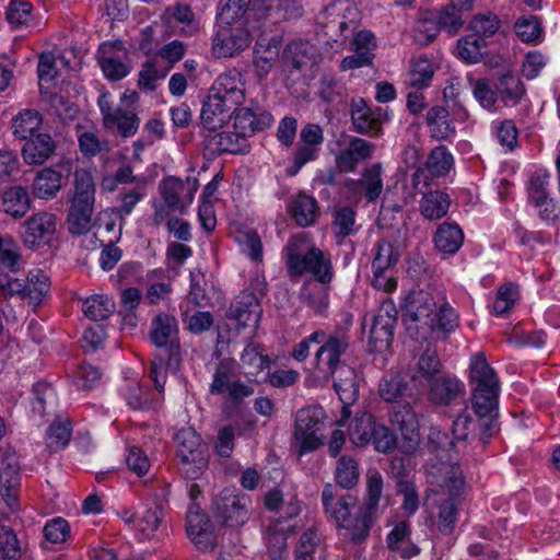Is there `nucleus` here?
I'll return each instance as SVG.
<instances>
[{"label":"nucleus","mask_w":560,"mask_h":560,"mask_svg":"<svg viewBox=\"0 0 560 560\" xmlns=\"http://www.w3.org/2000/svg\"><path fill=\"white\" fill-rule=\"evenodd\" d=\"M359 477L358 463L350 456H341L335 471L337 483L343 489H350L358 483Z\"/></svg>","instance_id":"nucleus-53"},{"label":"nucleus","mask_w":560,"mask_h":560,"mask_svg":"<svg viewBox=\"0 0 560 560\" xmlns=\"http://www.w3.org/2000/svg\"><path fill=\"white\" fill-rule=\"evenodd\" d=\"M20 469L15 462L3 460L0 467V497L11 512L18 510Z\"/></svg>","instance_id":"nucleus-26"},{"label":"nucleus","mask_w":560,"mask_h":560,"mask_svg":"<svg viewBox=\"0 0 560 560\" xmlns=\"http://www.w3.org/2000/svg\"><path fill=\"white\" fill-rule=\"evenodd\" d=\"M16 140H52L57 133H52L44 122L40 113L33 108L19 112L11 122Z\"/></svg>","instance_id":"nucleus-16"},{"label":"nucleus","mask_w":560,"mask_h":560,"mask_svg":"<svg viewBox=\"0 0 560 560\" xmlns=\"http://www.w3.org/2000/svg\"><path fill=\"white\" fill-rule=\"evenodd\" d=\"M186 529L189 538L199 550H211L215 546L217 538L212 525L207 515L201 513L196 504L188 509Z\"/></svg>","instance_id":"nucleus-22"},{"label":"nucleus","mask_w":560,"mask_h":560,"mask_svg":"<svg viewBox=\"0 0 560 560\" xmlns=\"http://www.w3.org/2000/svg\"><path fill=\"white\" fill-rule=\"evenodd\" d=\"M451 207L450 196L442 190H430L419 201L421 215L429 221L445 217Z\"/></svg>","instance_id":"nucleus-33"},{"label":"nucleus","mask_w":560,"mask_h":560,"mask_svg":"<svg viewBox=\"0 0 560 560\" xmlns=\"http://www.w3.org/2000/svg\"><path fill=\"white\" fill-rule=\"evenodd\" d=\"M374 417L368 411L358 412L348 427L350 441L355 446L368 445L373 438Z\"/></svg>","instance_id":"nucleus-39"},{"label":"nucleus","mask_w":560,"mask_h":560,"mask_svg":"<svg viewBox=\"0 0 560 560\" xmlns=\"http://www.w3.org/2000/svg\"><path fill=\"white\" fill-rule=\"evenodd\" d=\"M96 60L103 75L110 82L125 79L132 70L130 51L122 40L102 43L96 51Z\"/></svg>","instance_id":"nucleus-10"},{"label":"nucleus","mask_w":560,"mask_h":560,"mask_svg":"<svg viewBox=\"0 0 560 560\" xmlns=\"http://www.w3.org/2000/svg\"><path fill=\"white\" fill-rule=\"evenodd\" d=\"M262 310L257 295L250 291H243L231 304L228 317L236 322L241 328L256 329L258 327Z\"/></svg>","instance_id":"nucleus-21"},{"label":"nucleus","mask_w":560,"mask_h":560,"mask_svg":"<svg viewBox=\"0 0 560 560\" xmlns=\"http://www.w3.org/2000/svg\"><path fill=\"white\" fill-rule=\"evenodd\" d=\"M252 500L236 489L225 488L214 499L213 517L223 526L235 528L244 525L249 518Z\"/></svg>","instance_id":"nucleus-9"},{"label":"nucleus","mask_w":560,"mask_h":560,"mask_svg":"<svg viewBox=\"0 0 560 560\" xmlns=\"http://www.w3.org/2000/svg\"><path fill=\"white\" fill-rule=\"evenodd\" d=\"M485 48L486 42L474 34L459 38L456 46L458 57L468 63L479 62L483 57Z\"/></svg>","instance_id":"nucleus-52"},{"label":"nucleus","mask_w":560,"mask_h":560,"mask_svg":"<svg viewBox=\"0 0 560 560\" xmlns=\"http://www.w3.org/2000/svg\"><path fill=\"white\" fill-rule=\"evenodd\" d=\"M284 58L288 65L302 70L313 63L314 47L308 42H293L287 46Z\"/></svg>","instance_id":"nucleus-49"},{"label":"nucleus","mask_w":560,"mask_h":560,"mask_svg":"<svg viewBox=\"0 0 560 560\" xmlns=\"http://www.w3.org/2000/svg\"><path fill=\"white\" fill-rule=\"evenodd\" d=\"M408 385L399 372H387L378 384V394L385 401L399 402L406 396Z\"/></svg>","instance_id":"nucleus-41"},{"label":"nucleus","mask_w":560,"mask_h":560,"mask_svg":"<svg viewBox=\"0 0 560 560\" xmlns=\"http://www.w3.org/2000/svg\"><path fill=\"white\" fill-rule=\"evenodd\" d=\"M348 187L352 190L353 197L363 194L369 202L375 201L383 190L382 168L380 164L366 167L358 182H349Z\"/></svg>","instance_id":"nucleus-25"},{"label":"nucleus","mask_w":560,"mask_h":560,"mask_svg":"<svg viewBox=\"0 0 560 560\" xmlns=\"http://www.w3.org/2000/svg\"><path fill=\"white\" fill-rule=\"evenodd\" d=\"M1 208L3 212L18 220L25 217L32 208V199L26 187L11 186L1 194Z\"/></svg>","instance_id":"nucleus-28"},{"label":"nucleus","mask_w":560,"mask_h":560,"mask_svg":"<svg viewBox=\"0 0 560 560\" xmlns=\"http://www.w3.org/2000/svg\"><path fill=\"white\" fill-rule=\"evenodd\" d=\"M55 142H25L22 155L27 164H42L55 152Z\"/></svg>","instance_id":"nucleus-62"},{"label":"nucleus","mask_w":560,"mask_h":560,"mask_svg":"<svg viewBox=\"0 0 560 560\" xmlns=\"http://www.w3.org/2000/svg\"><path fill=\"white\" fill-rule=\"evenodd\" d=\"M71 424L68 420L55 421L47 430L46 445L51 452L65 448L71 440Z\"/></svg>","instance_id":"nucleus-56"},{"label":"nucleus","mask_w":560,"mask_h":560,"mask_svg":"<svg viewBox=\"0 0 560 560\" xmlns=\"http://www.w3.org/2000/svg\"><path fill=\"white\" fill-rule=\"evenodd\" d=\"M288 272L291 277L312 275L320 284L334 277L330 256L314 246L305 232L292 235L284 247Z\"/></svg>","instance_id":"nucleus-6"},{"label":"nucleus","mask_w":560,"mask_h":560,"mask_svg":"<svg viewBox=\"0 0 560 560\" xmlns=\"http://www.w3.org/2000/svg\"><path fill=\"white\" fill-rule=\"evenodd\" d=\"M62 187L61 173L46 167L37 173L32 185L33 195L42 200H50Z\"/></svg>","instance_id":"nucleus-32"},{"label":"nucleus","mask_w":560,"mask_h":560,"mask_svg":"<svg viewBox=\"0 0 560 560\" xmlns=\"http://www.w3.org/2000/svg\"><path fill=\"white\" fill-rule=\"evenodd\" d=\"M433 16L436 18L440 31H444L450 36L457 35L464 26L463 10L452 5H443L440 10H433Z\"/></svg>","instance_id":"nucleus-48"},{"label":"nucleus","mask_w":560,"mask_h":560,"mask_svg":"<svg viewBox=\"0 0 560 560\" xmlns=\"http://www.w3.org/2000/svg\"><path fill=\"white\" fill-rule=\"evenodd\" d=\"M95 201V184L92 174L86 170L74 172V197L71 207L93 209Z\"/></svg>","instance_id":"nucleus-36"},{"label":"nucleus","mask_w":560,"mask_h":560,"mask_svg":"<svg viewBox=\"0 0 560 560\" xmlns=\"http://www.w3.org/2000/svg\"><path fill=\"white\" fill-rule=\"evenodd\" d=\"M139 124L140 119L136 113L118 107L115 108L113 116H108L104 126L112 131H116L122 138H130L136 135Z\"/></svg>","instance_id":"nucleus-43"},{"label":"nucleus","mask_w":560,"mask_h":560,"mask_svg":"<svg viewBox=\"0 0 560 560\" xmlns=\"http://www.w3.org/2000/svg\"><path fill=\"white\" fill-rule=\"evenodd\" d=\"M245 101V82L242 73L233 68L218 75L211 94L203 103L200 118L208 130L222 128Z\"/></svg>","instance_id":"nucleus-4"},{"label":"nucleus","mask_w":560,"mask_h":560,"mask_svg":"<svg viewBox=\"0 0 560 560\" xmlns=\"http://www.w3.org/2000/svg\"><path fill=\"white\" fill-rule=\"evenodd\" d=\"M433 10L422 12L417 19L412 28L415 43L420 46H427L438 36L440 27L436 18L433 16Z\"/></svg>","instance_id":"nucleus-46"},{"label":"nucleus","mask_w":560,"mask_h":560,"mask_svg":"<svg viewBox=\"0 0 560 560\" xmlns=\"http://www.w3.org/2000/svg\"><path fill=\"white\" fill-rule=\"evenodd\" d=\"M425 384L428 386V399L435 406L452 405L465 392L464 383L458 377L450 374H439L435 377H430Z\"/></svg>","instance_id":"nucleus-20"},{"label":"nucleus","mask_w":560,"mask_h":560,"mask_svg":"<svg viewBox=\"0 0 560 560\" xmlns=\"http://www.w3.org/2000/svg\"><path fill=\"white\" fill-rule=\"evenodd\" d=\"M253 0H220L217 8V20L220 24L230 25L249 11Z\"/></svg>","instance_id":"nucleus-47"},{"label":"nucleus","mask_w":560,"mask_h":560,"mask_svg":"<svg viewBox=\"0 0 560 560\" xmlns=\"http://www.w3.org/2000/svg\"><path fill=\"white\" fill-rule=\"evenodd\" d=\"M33 5L25 0H11L7 11L5 18L12 28L16 30L27 26L32 20Z\"/></svg>","instance_id":"nucleus-58"},{"label":"nucleus","mask_w":560,"mask_h":560,"mask_svg":"<svg viewBox=\"0 0 560 560\" xmlns=\"http://www.w3.org/2000/svg\"><path fill=\"white\" fill-rule=\"evenodd\" d=\"M177 454L183 463L194 464L192 471L187 470L190 478L195 479L207 467L208 460L205 455L206 445L200 434L192 428H183L175 435Z\"/></svg>","instance_id":"nucleus-12"},{"label":"nucleus","mask_w":560,"mask_h":560,"mask_svg":"<svg viewBox=\"0 0 560 560\" xmlns=\"http://www.w3.org/2000/svg\"><path fill=\"white\" fill-rule=\"evenodd\" d=\"M427 479L432 487L441 488L450 494L438 508V529L444 534H451L457 520L456 495L464 489L465 480L457 464L443 462L441 459L427 463Z\"/></svg>","instance_id":"nucleus-5"},{"label":"nucleus","mask_w":560,"mask_h":560,"mask_svg":"<svg viewBox=\"0 0 560 560\" xmlns=\"http://www.w3.org/2000/svg\"><path fill=\"white\" fill-rule=\"evenodd\" d=\"M301 298L316 312H323L328 304V290L324 284L307 282L301 288Z\"/></svg>","instance_id":"nucleus-61"},{"label":"nucleus","mask_w":560,"mask_h":560,"mask_svg":"<svg viewBox=\"0 0 560 560\" xmlns=\"http://www.w3.org/2000/svg\"><path fill=\"white\" fill-rule=\"evenodd\" d=\"M371 153L372 147L369 142H348V145L340 148L339 153L336 155V166L340 172H352Z\"/></svg>","instance_id":"nucleus-35"},{"label":"nucleus","mask_w":560,"mask_h":560,"mask_svg":"<svg viewBox=\"0 0 560 560\" xmlns=\"http://www.w3.org/2000/svg\"><path fill=\"white\" fill-rule=\"evenodd\" d=\"M471 404L479 418L491 419L498 410L500 384L483 353L470 358Z\"/></svg>","instance_id":"nucleus-7"},{"label":"nucleus","mask_w":560,"mask_h":560,"mask_svg":"<svg viewBox=\"0 0 560 560\" xmlns=\"http://www.w3.org/2000/svg\"><path fill=\"white\" fill-rule=\"evenodd\" d=\"M427 124L434 140H446L455 136V127L443 106H433L427 113Z\"/></svg>","instance_id":"nucleus-38"},{"label":"nucleus","mask_w":560,"mask_h":560,"mask_svg":"<svg viewBox=\"0 0 560 560\" xmlns=\"http://www.w3.org/2000/svg\"><path fill=\"white\" fill-rule=\"evenodd\" d=\"M525 94L524 85L516 75L506 73L497 83L498 103L504 107L516 106Z\"/></svg>","instance_id":"nucleus-37"},{"label":"nucleus","mask_w":560,"mask_h":560,"mask_svg":"<svg viewBox=\"0 0 560 560\" xmlns=\"http://www.w3.org/2000/svg\"><path fill=\"white\" fill-rule=\"evenodd\" d=\"M23 267V259L19 244L10 236L0 235V290H20V284L12 275L18 273Z\"/></svg>","instance_id":"nucleus-17"},{"label":"nucleus","mask_w":560,"mask_h":560,"mask_svg":"<svg viewBox=\"0 0 560 560\" xmlns=\"http://www.w3.org/2000/svg\"><path fill=\"white\" fill-rule=\"evenodd\" d=\"M440 366L441 363L436 352L434 350H427L420 355L417 373L411 378L413 382L427 383L430 377L439 375Z\"/></svg>","instance_id":"nucleus-57"},{"label":"nucleus","mask_w":560,"mask_h":560,"mask_svg":"<svg viewBox=\"0 0 560 560\" xmlns=\"http://www.w3.org/2000/svg\"><path fill=\"white\" fill-rule=\"evenodd\" d=\"M395 325L394 319H386L377 315L373 316L369 342L375 351H383L390 346Z\"/></svg>","instance_id":"nucleus-45"},{"label":"nucleus","mask_w":560,"mask_h":560,"mask_svg":"<svg viewBox=\"0 0 560 560\" xmlns=\"http://www.w3.org/2000/svg\"><path fill=\"white\" fill-rule=\"evenodd\" d=\"M469 31L480 39L493 36L500 28L499 18L490 11L475 14L468 23Z\"/></svg>","instance_id":"nucleus-50"},{"label":"nucleus","mask_w":560,"mask_h":560,"mask_svg":"<svg viewBox=\"0 0 560 560\" xmlns=\"http://www.w3.org/2000/svg\"><path fill=\"white\" fill-rule=\"evenodd\" d=\"M21 547L15 533L7 526H0V559L19 560Z\"/></svg>","instance_id":"nucleus-64"},{"label":"nucleus","mask_w":560,"mask_h":560,"mask_svg":"<svg viewBox=\"0 0 560 560\" xmlns=\"http://www.w3.org/2000/svg\"><path fill=\"white\" fill-rule=\"evenodd\" d=\"M400 308L406 330L416 341H427L434 334L448 335L459 325V315L441 288L411 290L404 296Z\"/></svg>","instance_id":"nucleus-1"},{"label":"nucleus","mask_w":560,"mask_h":560,"mask_svg":"<svg viewBox=\"0 0 560 560\" xmlns=\"http://www.w3.org/2000/svg\"><path fill=\"white\" fill-rule=\"evenodd\" d=\"M399 255L395 252L394 246L386 240H380L375 244V255L372 260V271L383 272L393 271L398 262Z\"/></svg>","instance_id":"nucleus-51"},{"label":"nucleus","mask_w":560,"mask_h":560,"mask_svg":"<svg viewBox=\"0 0 560 560\" xmlns=\"http://www.w3.org/2000/svg\"><path fill=\"white\" fill-rule=\"evenodd\" d=\"M234 115V135L237 138H250L271 127L273 117L269 112L261 110L257 104L248 107H236Z\"/></svg>","instance_id":"nucleus-19"},{"label":"nucleus","mask_w":560,"mask_h":560,"mask_svg":"<svg viewBox=\"0 0 560 560\" xmlns=\"http://www.w3.org/2000/svg\"><path fill=\"white\" fill-rule=\"evenodd\" d=\"M343 2H331L316 16V25L328 44L343 43L354 30L353 22L343 14Z\"/></svg>","instance_id":"nucleus-11"},{"label":"nucleus","mask_w":560,"mask_h":560,"mask_svg":"<svg viewBox=\"0 0 560 560\" xmlns=\"http://www.w3.org/2000/svg\"><path fill=\"white\" fill-rule=\"evenodd\" d=\"M433 67L427 57H419L412 62L409 72V85L418 90L430 85L433 78Z\"/></svg>","instance_id":"nucleus-60"},{"label":"nucleus","mask_w":560,"mask_h":560,"mask_svg":"<svg viewBox=\"0 0 560 560\" xmlns=\"http://www.w3.org/2000/svg\"><path fill=\"white\" fill-rule=\"evenodd\" d=\"M20 284L19 291L7 289L5 296L20 295L22 299H28L30 303L37 305L48 293L50 288L49 277L40 269H32L27 273L26 281L16 279Z\"/></svg>","instance_id":"nucleus-24"},{"label":"nucleus","mask_w":560,"mask_h":560,"mask_svg":"<svg viewBox=\"0 0 560 560\" xmlns=\"http://www.w3.org/2000/svg\"><path fill=\"white\" fill-rule=\"evenodd\" d=\"M293 530V525L287 524L281 518L272 521L265 533V542L270 560H283L287 556L288 533Z\"/></svg>","instance_id":"nucleus-27"},{"label":"nucleus","mask_w":560,"mask_h":560,"mask_svg":"<svg viewBox=\"0 0 560 560\" xmlns=\"http://www.w3.org/2000/svg\"><path fill=\"white\" fill-rule=\"evenodd\" d=\"M198 190V180L187 178L185 182L176 177H167L160 184V194L165 205L175 211H183L189 207L196 191Z\"/></svg>","instance_id":"nucleus-18"},{"label":"nucleus","mask_w":560,"mask_h":560,"mask_svg":"<svg viewBox=\"0 0 560 560\" xmlns=\"http://www.w3.org/2000/svg\"><path fill=\"white\" fill-rule=\"evenodd\" d=\"M115 308L114 300L102 293L88 296L82 303L84 315L93 322L107 319L115 312Z\"/></svg>","instance_id":"nucleus-44"},{"label":"nucleus","mask_w":560,"mask_h":560,"mask_svg":"<svg viewBox=\"0 0 560 560\" xmlns=\"http://www.w3.org/2000/svg\"><path fill=\"white\" fill-rule=\"evenodd\" d=\"M390 421L393 425L399 429L406 440L413 444L417 443L419 438V421L410 404L407 402L395 407L390 416Z\"/></svg>","instance_id":"nucleus-34"},{"label":"nucleus","mask_w":560,"mask_h":560,"mask_svg":"<svg viewBox=\"0 0 560 560\" xmlns=\"http://www.w3.org/2000/svg\"><path fill=\"white\" fill-rule=\"evenodd\" d=\"M351 119L354 129L362 135L378 137L384 122L390 119L388 108H370L363 98L352 102Z\"/></svg>","instance_id":"nucleus-13"},{"label":"nucleus","mask_w":560,"mask_h":560,"mask_svg":"<svg viewBox=\"0 0 560 560\" xmlns=\"http://www.w3.org/2000/svg\"><path fill=\"white\" fill-rule=\"evenodd\" d=\"M464 232L455 222H443L438 225L433 235L434 247L443 254H456L464 243Z\"/></svg>","instance_id":"nucleus-29"},{"label":"nucleus","mask_w":560,"mask_h":560,"mask_svg":"<svg viewBox=\"0 0 560 560\" xmlns=\"http://www.w3.org/2000/svg\"><path fill=\"white\" fill-rule=\"evenodd\" d=\"M58 225L56 214L48 211L34 212L23 223V242L28 247H39L48 244Z\"/></svg>","instance_id":"nucleus-15"},{"label":"nucleus","mask_w":560,"mask_h":560,"mask_svg":"<svg viewBox=\"0 0 560 560\" xmlns=\"http://www.w3.org/2000/svg\"><path fill=\"white\" fill-rule=\"evenodd\" d=\"M332 231L340 244L355 232V212L348 207L339 208L334 214Z\"/></svg>","instance_id":"nucleus-55"},{"label":"nucleus","mask_w":560,"mask_h":560,"mask_svg":"<svg viewBox=\"0 0 560 560\" xmlns=\"http://www.w3.org/2000/svg\"><path fill=\"white\" fill-rule=\"evenodd\" d=\"M243 366L250 369L248 374L256 375L267 369L270 364L268 355L262 353L261 348L256 343L247 345L241 353Z\"/></svg>","instance_id":"nucleus-59"},{"label":"nucleus","mask_w":560,"mask_h":560,"mask_svg":"<svg viewBox=\"0 0 560 560\" xmlns=\"http://www.w3.org/2000/svg\"><path fill=\"white\" fill-rule=\"evenodd\" d=\"M178 327L174 316L161 313L154 317L151 325V341L160 348H173L177 341Z\"/></svg>","instance_id":"nucleus-31"},{"label":"nucleus","mask_w":560,"mask_h":560,"mask_svg":"<svg viewBox=\"0 0 560 560\" xmlns=\"http://www.w3.org/2000/svg\"><path fill=\"white\" fill-rule=\"evenodd\" d=\"M349 347V337L345 332H337L316 350L310 374L317 384L328 383L334 378V388L343 402V417H349L348 405L358 397L359 385L354 369L340 361L341 355Z\"/></svg>","instance_id":"nucleus-3"},{"label":"nucleus","mask_w":560,"mask_h":560,"mask_svg":"<svg viewBox=\"0 0 560 560\" xmlns=\"http://www.w3.org/2000/svg\"><path fill=\"white\" fill-rule=\"evenodd\" d=\"M325 419L326 413L320 406H307L296 411L293 438L300 455L313 452L323 444Z\"/></svg>","instance_id":"nucleus-8"},{"label":"nucleus","mask_w":560,"mask_h":560,"mask_svg":"<svg viewBox=\"0 0 560 560\" xmlns=\"http://www.w3.org/2000/svg\"><path fill=\"white\" fill-rule=\"evenodd\" d=\"M162 520V509L154 504L137 513V518L133 525L136 537L143 541L150 539L158 530Z\"/></svg>","instance_id":"nucleus-42"},{"label":"nucleus","mask_w":560,"mask_h":560,"mask_svg":"<svg viewBox=\"0 0 560 560\" xmlns=\"http://www.w3.org/2000/svg\"><path fill=\"white\" fill-rule=\"evenodd\" d=\"M252 42L247 28L237 26L229 31L219 32L212 43L213 54L219 58L232 57L246 49Z\"/></svg>","instance_id":"nucleus-23"},{"label":"nucleus","mask_w":560,"mask_h":560,"mask_svg":"<svg viewBox=\"0 0 560 560\" xmlns=\"http://www.w3.org/2000/svg\"><path fill=\"white\" fill-rule=\"evenodd\" d=\"M410 534L411 529L409 522H397L386 538L389 550L405 559H410L417 556L419 553V548L410 541Z\"/></svg>","instance_id":"nucleus-30"},{"label":"nucleus","mask_w":560,"mask_h":560,"mask_svg":"<svg viewBox=\"0 0 560 560\" xmlns=\"http://www.w3.org/2000/svg\"><path fill=\"white\" fill-rule=\"evenodd\" d=\"M252 13L273 24L300 19L304 9L299 0H253Z\"/></svg>","instance_id":"nucleus-14"},{"label":"nucleus","mask_w":560,"mask_h":560,"mask_svg":"<svg viewBox=\"0 0 560 560\" xmlns=\"http://www.w3.org/2000/svg\"><path fill=\"white\" fill-rule=\"evenodd\" d=\"M454 165L452 153L443 145L436 147L431 151L425 168L433 176H445Z\"/></svg>","instance_id":"nucleus-54"},{"label":"nucleus","mask_w":560,"mask_h":560,"mask_svg":"<svg viewBox=\"0 0 560 560\" xmlns=\"http://www.w3.org/2000/svg\"><path fill=\"white\" fill-rule=\"evenodd\" d=\"M289 212L300 226H310L317 217L316 200L305 194L293 197L289 203Z\"/></svg>","instance_id":"nucleus-40"},{"label":"nucleus","mask_w":560,"mask_h":560,"mask_svg":"<svg viewBox=\"0 0 560 560\" xmlns=\"http://www.w3.org/2000/svg\"><path fill=\"white\" fill-rule=\"evenodd\" d=\"M383 491V478L374 471L368 477L366 503L360 504L351 494L336 497L334 487L326 485L322 492L325 512L336 522L338 528L347 532L353 542L365 540L372 524L371 512L380 502Z\"/></svg>","instance_id":"nucleus-2"},{"label":"nucleus","mask_w":560,"mask_h":560,"mask_svg":"<svg viewBox=\"0 0 560 560\" xmlns=\"http://www.w3.org/2000/svg\"><path fill=\"white\" fill-rule=\"evenodd\" d=\"M472 95L479 105L488 110H493L498 104L497 84L494 88L488 79H478L472 86Z\"/></svg>","instance_id":"nucleus-63"}]
</instances>
